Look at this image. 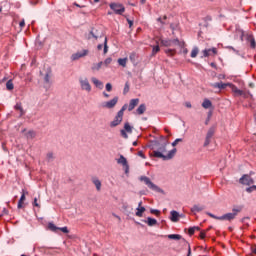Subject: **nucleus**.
Segmentation results:
<instances>
[{
  "instance_id": "nucleus-1",
  "label": "nucleus",
  "mask_w": 256,
  "mask_h": 256,
  "mask_svg": "<svg viewBox=\"0 0 256 256\" xmlns=\"http://www.w3.org/2000/svg\"><path fill=\"white\" fill-rule=\"evenodd\" d=\"M167 142L160 145L158 147V150H154L152 152V157H156L157 159H163V161H169L170 159H173L175 157V154L177 153V148H173L170 150L167 154Z\"/></svg>"
},
{
  "instance_id": "nucleus-2",
  "label": "nucleus",
  "mask_w": 256,
  "mask_h": 256,
  "mask_svg": "<svg viewBox=\"0 0 256 256\" xmlns=\"http://www.w3.org/2000/svg\"><path fill=\"white\" fill-rule=\"evenodd\" d=\"M139 179L140 181L145 183V185H147V187L150 188L151 191H155V193H165V191H163V189H161L159 186L153 183L149 177L141 176Z\"/></svg>"
},
{
  "instance_id": "nucleus-3",
  "label": "nucleus",
  "mask_w": 256,
  "mask_h": 256,
  "mask_svg": "<svg viewBox=\"0 0 256 256\" xmlns=\"http://www.w3.org/2000/svg\"><path fill=\"white\" fill-rule=\"evenodd\" d=\"M242 207L233 208L232 212L220 216L219 221H233L235 217L242 211Z\"/></svg>"
},
{
  "instance_id": "nucleus-4",
  "label": "nucleus",
  "mask_w": 256,
  "mask_h": 256,
  "mask_svg": "<svg viewBox=\"0 0 256 256\" xmlns=\"http://www.w3.org/2000/svg\"><path fill=\"white\" fill-rule=\"evenodd\" d=\"M79 85L82 91H86V93H91L92 87L91 83H89V79L87 77L79 78Z\"/></svg>"
},
{
  "instance_id": "nucleus-5",
  "label": "nucleus",
  "mask_w": 256,
  "mask_h": 256,
  "mask_svg": "<svg viewBox=\"0 0 256 256\" xmlns=\"http://www.w3.org/2000/svg\"><path fill=\"white\" fill-rule=\"evenodd\" d=\"M109 7L114 11L115 15H123L125 13V6L121 3H110Z\"/></svg>"
},
{
  "instance_id": "nucleus-6",
  "label": "nucleus",
  "mask_w": 256,
  "mask_h": 256,
  "mask_svg": "<svg viewBox=\"0 0 256 256\" xmlns=\"http://www.w3.org/2000/svg\"><path fill=\"white\" fill-rule=\"evenodd\" d=\"M117 103H119V97L115 96L110 101L103 102L101 107H103V109H114Z\"/></svg>"
},
{
  "instance_id": "nucleus-7",
  "label": "nucleus",
  "mask_w": 256,
  "mask_h": 256,
  "mask_svg": "<svg viewBox=\"0 0 256 256\" xmlns=\"http://www.w3.org/2000/svg\"><path fill=\"white\" fill-rule=\"evenodd\" d=\"M48 229L53 233H57L58 231H62V233H69V228H67V226L57 227L53 222L48 223Z\"/></svg>"
},
{
  "instance_id": "nucleus-8",
  "label": "nucleus",
  "mask_w": 256,
  "mask_h": 256,
  "mask_svg": "<svg viewBox=\"0 0 256 256\" xmlns=\"http://www.w3.org/2000/svg\"><path fill=\"white\" fill-rule=\"evenodd\" d=\"M161 45H163L164 47H173V45H178L179 47H181V42L179 41V39H174V40L162 39Z\"/></svg>"
},
{
  "instance_id": "nucleus-9",
  "label": "nucleus",
  "mask_w": 256,
  "mask_h": 256,
  "mask_svg": "<svg viewBox=\"0 0 256 256\" xmlns=\"http://www.w3.org/2000/svg\"><path fill=\"white\" fill-rule=\"evenodd\" d=\"M218 51L217 48H207L202 51V57H215L217 55Z\"/></svg>"
},
{
  "instance_id": "nucleus-10",
  "label": "nucleus",
  "mask_w": 256,
  "mask_h": 256,
  "mask_svg": "<svg viewBox=\"0 0 256 256\" xmlns=\"http://www.w3.org/2000/svg\"><path fill=\"white\" fill-rule=\"evenodd\" d=\"M118 165H121L125 169V173H129V163L127 162V158L125 156L120 155L119 159H117Z\"/></svg>"
},
{
  "instance_id": "nucleus-11",
  "label": "nucleus",
  "mask_w": 256,
  "mask_h": 256,
  "mask_svg": "<svg viewBox=\"0 0 256 256\" xmlns=\"http://www.w3.org/2000/svg\"><path fill=\"white\" fill-rule=\"evenodd\" d=\"M89 53V50H82L80 52H76L75 54H72L71 60L77 61L83 57H87V54Z\"/></svg>"
},
{
  "instance_id": "nucleus-12",
  "label": "nucleus",
  "mask_w": 256,
  "mask_h": 256,
  "mask_svg": "<svg viewBox=\"0 0 256 256\" xmlns=\"http://www.w3.org/2000/svg\"><path fill=\"white\" fill-rule=\"evenodd\" d=\"M239 181L242 185H253L254 183L253 178L247 174H244Z\"/></svg>"
},
{
  "instance_id": "nucleus-13",
  "label": "nucleus",
  "mask_w": 256,
  "mask_h": 256,
  "mask_svg": "<svg viewBox=\"0 0 256 256\" xmlns=\"http://www.w3.org/2000/svg\"><path fill=\"white\" fill-rule=\"evenodd\" d=\"M122 121H123V115L117 113V115L114 117V121L110 122V127H117L118 125H121Z\"/></svg>"
},
{
  "instance_id": "nucleus-14",
  "label": "nucleus",
  "mask_w": 256,
  "mask_h": 256,
  "mask_svg": "<svg viewBox=\"0 0 256 256\" xmlns=\"http://www.w3.org/2000/svg\"><path fill=\"white\" fill-rule=\"evenodd\" d=\"M26 195H29V192L22 190L21 197L18 201V209H23V203H25Z\"/></svg>"
},
{
  "instance_id": "nucleus-15",
  "label": "nucleus",
  "mask_w": 256,
  "mask_h": 256,
  "mask_svg": "<svg viewBox=\"0 0 256 256\" xmlns=\"http://www.w3.org/2000/svg\"><path fill=\"white\" fill-rule=\"evenodd\" d=\"M179 217H180L179 212L175 210H172L170 212V220L172 221V223H177L179 221Z\"/></svg>"
},
{
  "instance_id": "nucleus-16",
  "label": "nucleus",
  "mask_w": 256,
  "mask_h": 256,
  "mask_svg": "<svg viewBox=\"0 0 256 256\" xmlns=\"http://www.w3.org/2000/svg\"><path fill=\"white\" fill-rule=\"evenodd\" d=\"M231 84H227V83H223V82H216L211 84V87H213L214 89H226V87H228Z\"/></svg>"
},
{
  "instance_id": "nucleus-17",
  "label": "nucleus",
  "mask_w": 256,
  "mask_h": 256,
  "mask_svg": "<svg viewBox=\"0 0 256 256\" xmlns=\"http://www.w3.org/2000/svg\"><path fill=\"white\" fill-rule=\"evenodd\" d=\"M137 105H139V98L131 99L128 106V111H133Z\"/></svg>"
},
{
  "instance_id": "nucleus-18",
  "label": "nucleus",
  "mask_w": 256,
  "mask_h": 256,
  "mask_svg": "<svg viewBox=\"0 0 256 256\" xmlns=\"http://www.w3.org/2000/svg\"><path fill=\"white\" fill-rule=\"evenodd\" d=\"M91 82L93 83V85H95V87H97V89H103V82H101L96 77H92Z\"/></svg>"
},
{
  "instance_id": "nucleus-19",
  "label": "nucleus",
  "mask_w": 256,
  "mask_h": 256,
  "mask_svg": "<svg viewBox=\"0 0 256 256\" xmlns=\"http://www.w3.org/2000/svg\"><path fill=\"white\" fill-rule=\"evenodd\" d=\"M231 86H232V92L235 94L236 97H241L245 95V92H243V90H239L237 86L235 85H231Z\"/></svg>"
},
{
  "instance_id": "nucleus-20",
  "label": "nucleus",
  "mask_w": 256,
  "mask_h": 256,
  "mask_svg": "<svg viewBox=\"0 0 256 256\" xmlns=\"http://www.w3.org/2000/svg\"><path fill=\"white\" fill-rule=\"evenodd\" d=\"M92 183L95 185L97 191H101V180H99V178L93 177Z\"/></svg>"
},
{
  "instance_id": "nucleus-21",
  "label": "nucleus",
  "mask_w": 256,
  "mask_h": 256,
  "mask_svg": "<svg viewBox=\"0 0 256 256\" xmlns=\"http://www.w3.org/2000/svg\"><path fill=\"white\" fill-rule=\"evenodd\" d=\"M88 39H99V35L97 34V30L96 29H92L89 34H88Z\"/></svg>"
},
{
  "instance_id": "nucleus-22",
  "label": "nucleus",
  "mask_w": 256,
  "mask_h": 256,
  "mask_svg": "<svg viewBox=\"0 0 256 256\" xmlns=\"http://www.w3.org/2000/svg\"><path fill=\"white\" fill-rule=\"evenodd\" d=\"M14 109H16V111H20V117H23V115H25V110H23V106L21 105V102L16 103V105L14 106Z\"/></svg>"
},
{
  "instance_id": "nucleus-23",
  "label": "nucleus",
  "mask_w": 256,
  "mask_h": 256,
  "mask_svg": "<svg viewBox=\"0 0 256 256\" xmlns=\"http://www.w3.org/2000/svg\"><path fill=\"white\" fill-rule=\"evenodd\" d=\"M145 111H147V106H145V104H141V105L136 109L137 115H143V113H145Z\"/></svg>"
},
{
  "instance_id": "nucleus-24",
  "label": "nucleus",
  "mask_w": 256,
  "mask_h": 256,
  "mask_svg": "<svg viewBox=\"0 0 256 256\" xmlns=\"http://www.w3.org/2000/svg\"><path fill=\"white\" fill-rule=\"evenodd\" d=\"M145 223H147L149 227H155V225H157V219L148 217Z\"/></svg>"
},
{
  "instance_id": "nucleus-25",
  "label": "nucleus",
  "mask_w": 256,
  "mask_h": 256,
  "mask_svg": "<svg viewBox=\"0 0 256 256\" xmlns=\"http://www.w3.org/2000/svg\"><path fill=\"white\" fill-rule=\"evenodd\" d=\"M203 206H199V205H194L192 208H191V212L195 215L197 213H201V211H203Z\"/></svg>"
},
{
  "instance_id": "nucleus-26",
  "label": "nucleus",
  "mask_w": 256,
  "mask_h": 256,
  "mask_svg": "<svg viewBox=\"0 0 256 256\" xmlns=\"http://www.w3.org/2000/svg\"><path fill=\"white\" fill-rule=\"evenodd\" d=\"M146 211L145 207H137L136 208V217H143V213Z\"/></svg>"
},
{
  "instance_id": "nucleus-27",
  "label": "nucleus",
  "mask_w": 256,
  "mask_h": 256,
  "mask_svg": "<svg viewBox=\"0 0 256 256\" xmlns=\"http://www.w3.org/2000/svg\"><path fill=\"white\" fill-rule=\"evenodd\" d=\"M213 106V103H211V100H209V99H205L204 101H203V103H202V107L204 108V109H209V108H211Z\"/></svg>"
},
{
  "instance_id": "nucleus-28",
  "label": "nucleus",
  "mask_w": 256,
  "mask_h": 256,
  "mask_svg": "<svg viewBox=\"0 0 256 256\" xmlns=\"http://www.w3.org/2000/svg\"><path fill=\"white\" fill-rule=\"evenodd\" d=\"M36 135H37V134H36L35 131H33V130H29V131L25 134L26 139H35Z\"/></svg>"
},
{
  "instance_id": "nucleus-29",
  "label": "nucleus",
  "mask_w": 256,
  "mask_h": 256,
  "mask_svg": "<svg viewBox=\"0 0 256 256\" xmlns=\"http://www.w3.org/2000/svg\"><path fill=\"white\" fill-rule=\"evenodd\" d=\"M200 230L201 228H199V226H193L188 229V233L189 235H195V232Z\"/></svg>"
},
{
  "instance_id": "nucleus-30",
  "label": "nucleus",
  "mask_w": 256,
  "mask_h": 256,
  "mask_svg": "<svg viewBox=\"0 0 256 256\" xmlns=\"http://www.w3.org/2000/svg\"><path fill=\"white\" fill-rule=\"evenodd\" d=\"M124 131L127 133H133V127L129 124V122H126L124 124Z\"/></svg>"
},
{
  "instance_id": "nucleus-31",
  "label": "nucleus",
  "mask_w": 256,
  "mask_h": 256,
  "mask_svg": "<svg viewBox=\"0 0 256 256\" xmlns=\"http://www.w3.org/2000/svg\"><path fill=\"white\" fill-rule=\"evenodd\" d=\"M15 88V86L13 85V80H8L6 83V89L8 91H13V89Z\"/></svg>"
},
{
  "instance_id": "nucleus-32",
  "label": "nucleus",
  "mask_w": 256,
  "mask_h": 256,
  "mask_svg": "<svg viewBox=\"0 0 256 256\" xmlns=\"http://www.w3.org/2000/svg\"><path fill=\"white\" fill-rule=\"evenodd\" d=\"M197 55H199V48L194 47L191 51L190 57H192V59H195V57H197Z\"/></svg>"
},
{
  "instance_id": "nucleus-33",
  "label": "nucleus",
  "mask_w": 256,
  "mask_h": 256,
  "mask_svg": "<svg viewBox=\"0 0 256 256\" xmlns=\"http://www.w3.org/2000/svg\"><path fill=\"white\" fill-rule=\"evenodd\" d=\"M118 65H120V67H127V58H119Z\"/></svg>"
},
{
  "instance_id": "nucleus-34",
  "label": "nucleus",
  "mask_w": 256,
  "mask_h": 256,
  "mask_svg": "<svg viewBox=\"0 0 256 256\" xmlns=\"http://www.w3.org/2000/svg\"><path fill=\"white\" fill-rule=\"evenodd\" d=\"M44 82L45 83H51V70H48L47 73L45 74Z\"/></svg>"
},
{
  "instance_id": "nucleus-35",
  "label": "nucleus",
  "mask_w": 256,
  "mask_h": 256,
  "mask_svg": "<svg viewBox=\"0 0 256 256\" xmlns=\"http://www.w3.org/2000/svg\"><path fill=\"white\" fill-rule=\"evenodd\" d=\"M101 67H103V62L93 64L92 71H99V69H101Z\"/></svg>"
},
{
  "instance_id": "nucleus-36",
  "label": "nucleus",
  "mask_w": 256,
  "mask_h": 256,
  "mask_svg": "<svg viewBox=\"0 0 256 256\" xmlns=\"http://www.w3.org/2000/svg\"><path fill=\"white\" fill-rule=\"evenodd\" d=\"M215 135V130L213 128H210L206 134V138L213 139V136Z\"/></svg>"
},
{
  "instance_id": "nucleus-37",
  "label": "nucleus",
  "mask_w": 256,
  "mask_h": 256,
  "mask_svg": "<svg viewBox=\"0 0 256 256\" xmlns=\"http://www.w3.org/2000/svg\"><path fill=\"white\" fill-rule=\"evenodd\" d=\"M168 239H174L175 241H179L181 239V235H179V234H170V235H168Z\"/></svg>"
},
{
  "instance_id": "nucleus-38",
  "label": "nucleus",
  "mask_w": 256,
  "mask_h": 256,
  "mask_svg": "<svg viewBox=\"0 0 256 256\" xmlns=\"http://www.w3.org/2000/svg\"><path fill=\"white\" fill-rule=\"evenodd\" d=\"M159 51H161V48L159 47V45L153 46L152 55H157V53H159Z\"/></svg>"
},
{
  "instance_id": "nucleus-39",
  "label": "nucleus",
  "mask_w": 256,
  "mask_h": 256,
  "mask_svg": "<svg viewBox=\"0 0 256 256\" xmlns=\"http://www.w3.org/2000/svg\"><path fill=\"white\" fill-rule=\"evenodd\" d=\"M113 59L111 57H108L104 60L103 65H105V67H109V65H111Z\"/></svg>"
},
{
  "instance_id": "nucleus-40",
  "label": "nucleus",
  "mask_w": 256,
  "mask_h": 256,
  "mask_svg": "<svg viewBox=\"0 0 256 256\" xmlns=\"http://www.w3.org/2000/svg\"><path fill=\"white\" fill-rule=\"evenodd\" d=\"M109 51V46H107V37L104 39V49H103V52H104V55H107Z\"/></svg>"
},
{
  "instance_id": "nucleus-41",
  "label": "nucleus",
  "mask_w": 256,
  "mask_h": 256,
  "mask_svg": "<svg viewBox=\"0 0 256 256\" xmlns=\"http://www.w3.org/2000/svg\"><path fill=\"white\" fill-rule=\"evenodd\" d=\"M125 111H127V104H124L123 106H122V108L120 109V111L118 112V114H120V115H124L125 114Z\"/></svg>"
},
{
  "instance_id": "nucleus-42",
  "label": "nucleus",
  "mask_w": 256,
  "mask_h": 256,
  "mask_svg": "<svg viewBox=\"0 0 256 256\" xmlns=\"http://www.w3.org/2000/svg\"><path fill=\"white\" fill-rule=\"evenodd\" d=\"M150 213L152 215H156L157 217H159V215H161V211H159L157 209H150Z\"/></svg>"
},
{
  "instance_id": "nucleus-43",
  "label": "nucleus",
  "mask_w": 256,
  "mask_h": 256,
  "mask_svg": "<svg viewBox=\"0 0 256 256\" xmlns=\"http://www.w3.org/2000/svg\"><path fill=\"white\" fill-rule=\"evenodd\" d=\"M127 93H129V82L125 83L124 90H123L124 95H127Z\"/></svg>"
},
{
  "instance_id": "nucleus-44",
  "label": "nucleus",
  "mask_w": 256,
  "mask_h": 256,
  "mask_svg": "<svg viewBox=\"0 0 256 256\" xmlns=\"http://www.w3.org/2000/svg\"><path fill=\"white\" fill-rule=\"evenodd\" d=\"M32 205L33 207H37L38 209H41V204H39L37 198H34Z\"/></svg>"
},
{
  "instance_id": "nucleus-45",
  "label": "nucleus",
  "mask_w": 256,
  "mask_h": 256,
  "mask_svg": "<svg viewBox=\"0 0 256 256\" xmlns=\"http://www.w3.org/2000/svg\"><path fill=\"white\" fill-rule=\"evenodd\" d=\"M181 142H183V139L177 138L176 140H174V142H172V147H177V144Z\"/></svg>"
},
{
  "instance_id": "nucleus-46",
  "label": "nucleus",
  "mask_w": 256,
  "mask_h": 256,
  "mask_svg": "<svg viewBox=\"0 0 256 256\" xmlns=\"http://www.w3.org/2000/svg\"><path fill=\"white\" fill-rule=\"evenodd\" d=\"M250 47H251L252 49H255V47H256L255 38H251V39H250Z\"/></svg>"
},
{
  "instance_id": "nucleus-47",
  "label": "nucleus",
  "mask_w": 256,
  "mask_h": 256,
  "mask_svg": "<svg viewBox=\"0 0 256 256\" xmlns=\"http://www.w3.org/2000/svg\"><path fill=\"white\" fill-rule=\"evenodd\" d=\"M120 133H121V136H122L124 139H129V135H127V131L121 130Z\"/></svg>"
},
{
  "instance_id": "nucleus-48",
  "label": "nucleus",
  "mask_w": 256,
  "mask_h": 256,
  "mask_svg": "<svg viewBox=\"0 0 256 256\" xmlns=\"http://www.w3.org/2000/svg\"><path fill=\"white\" fill-rule=\"evenodd\" d=\"M207 215H208L209 217H211L212 219H217L218 221H219V219L221 218V216H216V215H214V214H212V213H210V212H208Z\"/></svg>"
},
{
  "instance_id": "nucleus-49",
  "label": "nucleus",
  "mask_w": 256,
  "mask_h": 256,
  "mask_svg": "<svg viewBox=\"0 0 256 256\" xmlns=\"http://www.w3.org/2000/svg\"><path fill=\"white\" fill-rule=\"evenodd\" d=\"M46 157L48 161H53L54 159L53 152H49Z\"/></svg>"
},
{
  "instance_id": "nucleus-50",
  "label": "nucleus",
  "mask_w": 256,
  "mask_h": 256,
  "mask_svg": "<svg viewBox=\"0 0 256 256\" xmlns=\"http://www.w3.org/2000/svg\"><path fill=\"white\" fill-rule=\"evenodd\" d=\"M254 189H256V186H255V185L246 188V191H247V193H253V190H254Z\"/></svg>"
},
{
  "instance_id": "nucleus-51",
  "label": "nucleus",
  "mask_w": 256,
  "mask_h": 256,
  "mask_svg": "<svg viewBox=\"0 0 256 256\" xmlns=\"http://www.w3.org/2000/svg\"><path fill=\"white\" fill-rule=\"evenodd\" d=\"M211 143V138H205V141H204V147H208V145Z\"/></svg>"
},
{
  "instance_id": "nucleus-52",
  "label": "nucleus",
  "mask_w": 256,
  "mask_h": 256,
  "mask_svg": "<svg viewBox=\"0 0 256 256\" xmlns=\"http://www.w3.org/2000/svg\"><path fill=\"white\" fill-rule=\"evenodd\" d=\"M112 89H113V86L111 85V83H107L106 84V91L111 92Z\"/></svg>"
},
{
  "instance_id": "nucleus-53",
  "label": "nucleus",
  "mask_w": 256,
  "mask_h": 256,
  "mask_svg": "<svg viewBox=\"0 0 256 256\" xmlns=\"http://www.w3.org/2000/svg\"><path fill=\"white\" fill-rule=\"evenodd\" d=\"M165 52H166V53H169L170 55H174L175 50H173V49H167Z\"/></svg>"
},
{
  "instance_id": "nucleus-54",
  "label": "nucleus",
  "mask_w": 256,
  "mask_h": 256,
  "mask_svg": "<svg viewBox=\"0 0 256 256\" xmlns=\"http://www.w3.org/2000/svg\"><path fill=\"white\" fill-rule=\"evenodd\" d=\"M127 23L129 25V28L131 29L133 27V20L127 19Z\"/></svg>"
},
{
  "instance_id": "nucleus-55",
  "label": "nucleus",
  "mask_w": 256,
  "mask_h": 256,
  "mask_svg": "<svg viewBox=\"0 0 256 256\" xmlns=\"http://www.w3.org/2000/svg\"><path fill=\"white\" fill-rule=\"evenodd\" d=\"M205 237H206L205 231H201L200 232V239H205Z\"/></svg>"
},
{
  "instance_id": "nucleus-56",
  "label": "nucleus",
  "mask_w": 256,
  "mask_h": 256,
  "mask_svg": "<svg viewBox=\"0 0 256 256\" xmlns=\"http://www.w3.org/2000/svg\"><path fill=\"white\" fill-rule=\"evenodd\" d=\"M138 156L142 157V159H145V154L143 153V151H139Z\"/></svg>"
},
{
  "instance_id": "nucleus-57",
  "label": "nucleus",
  "mask_w": 256,
  "mask_h": 256,
  "mask_svg": "<svg viewBox=\"0 0 256 256\" xmlns=\"http://www.w3.org/2000/svg\"><path fill=\"white\" fill-rule=\"evenodd\" d=\"M21 29H23V27H25V20H22L20 23H19Z\"/></svg>"
},
{
  "instance_id": "nucleus-58",
  "label": "nucleus",
  "mask_w": 256,
  "mask_h": 256,
  "mask_svg": "<svg viewBox=\"0 0 256 256\" xmlns=\"http://www.w3.org/2000/svg\"><path fill=\"white\" fill-rule=\"evenodd\" d=\"M185 107H187L188 109H191V102H185Z\"/></svg>"
},
{
  "instance_id": "nucleus-59",
  "label": "nucleus",
  "mask_w": 256,
  "mask_h": 256,
  "mask_svg": "<svg viewBox=\"0 0 256 256\" xmlns=\"http://www.w3.org/2000/svg\"><path fill=\"white\" fill-rule=\"evenodd\" d=\"M97 49L98 51H101V49H103V44H98Z\"/></svg>"
},
{
  "instance_id": "nucleus-60",
  "label": "nucleus",
  "mask_w": 256,
  "mask_h": 256,
  "mask_svg": "<svg viewBox=\"0 0 256 256\" xmlns=\"http://www.w3.org/2000/svg\"><path fill=\"white\" fill-rule=\"evenodd\" d=\"M103 96L106 97V99H109V94H107L106 92H103Z\"/></svg>"
},
{
  "instance_id": "nucleus-61",
  "label": "nucleus",
  "mask_w": 256,
  "mask_h": 256,
  "mask_svg": "<svg viewBox=\"0 0 256 256\" xmlns=\"http://www.w3.org/2000/svg\"><path fill=\"white\" fill-rule=\"evenodd\" d=\"M183 53H184V55H187V53H189V51L187 50V48H185V49L183 50Z\"/></svg>"
},
{
  "instance_id": "nucleus-62",
  "label": "nucleus",
  "mask_w": 256,
  "mask_h": 256,
  "mask_svg": "<svg viewBox=\"0 0 256 256\" xmlns=\"http://www.w3.org/2000/svg\"><path fill=\"white\" fill-rule=\"evenodd\" d=\"M143 205V201H140L139 203H138V207H144V206H142Z\"/></svg>"
},
{
  "instance_id": "nucleus-63",
  "label": "nucleus",
  "mask_w": 256,
  "mask_h": 256,
  "mask_svg": "<svg viewBox=\"0 0 256 256\" xmlns=\"http://www.w3.org/2000/svg\"><path fill=\"white\" fill-rule=\"evenodd\" d=\"M252 253H254L256 255V246H255V248H252Z\"/></svg>"
},
{
  "instance_id": "nucleus-64",
  "label": "nucleus",
  "mask_w": 256,
  "mask_h": 256,
  "mask_svg": "<svg viewBox=\"0 0 256 256\" xmlns=\"http://www.w3.org/2000/svg\"><path fill=\"white\" fill-rule=\"evenodd\" d=\"M187 256H191V248L188 249V255Z\"/></svg>"
}]
</instances>
